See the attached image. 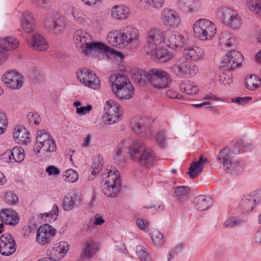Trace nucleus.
<instances>
[{
  "label": "nucleus",
  "mask_w": 261,
  "mask_h": 261,
  "mask_svg": "<svg viewBox=\"0 0 261 261\" xmlns=\"http://www.w3.org/2000/svg\"><path fill=\"white\" fill-rule=\"evenodd\" d=\"M74 41L77 47H80L81 52L87 56L91 55L93 52L108 54L112 52L116 54L118 57H122V55L118 51H113L109 47L101 43L92 42L91 36L86 31L78 30L74 34Z\"/></svg>",
  "instance_id": "nucleus-1"
},
{
  "label": "nucleus",
  "mask_w": 261,
  "mask_h": 261,
  "mask_svg": "<svg viewBox=\"0 0 261 261\" xmlns=\"http://www.w3.org/2000/svg\"><path fill=\"white\" fill-rule=\"evenodd\" d=\"M130 159L141 166L149 168L152 167L157 161L153 151L138 140H134L128 147Z\"/></svg>",
  "instance_id": "nucleus-2"
},
{
  "label": "nucleus",
  "mask_w": 261,
  "mask_h": 261,
  "mask_svg": "<svg viewBox=\"0 0 261 261\" xmlns=\"http://www.w3.org/2000/svg\"><path fill=\"white\" fill-rule=\"evenodd\" d=\"M139 33L136 28L129 25L119 31H112L107 35L109 43L112 46L123 48L129 44L136 42Z\"/></svg>",
  "instance_id": "nucleus-3"
},
{
  "label": "nucleus",
  "mask_w": 261,
  "mask_h": 261,
  "mask_svg": "<svg viewBox=\"0 0 261 261\" xmlns=\"http://www.w3.org/2000/svg\"><path fill=\"white\" fill-rule=\"evenodd\" d=\"M36 142L38 146L34 149V155L41 161L50 159L57 150V145L51 136L46 132H37Z\"/></svg>",
  "instance_id": "nucleus-4"
},
{
  "label": "nucleus",
  "mask_w": 261,
  "mask_h": 261,
  "mask_svg": "<svg viewBox=\"0 0 261 261\" xmlns=\"http://www.w3.org/2000/svg\"><path fill=\"white\" fill-rule=\"evenodd\" d=\"M103 177L101 188L102 192L110 197H115L119 192L121 187L118 171L112 168Z\"/></svg>",
  "instance_id": "nucleus-5"
},
{
  "label": "nucleus",
  "mask_w": 261,
  "mask_h": 261,
  "mask_svg": "<svg viewBox=\"0 0 261 261\" xmlns=\"http://www.w3.org/2000/svg\"><path fill=\"white\" fill-rule=\"evenodd\" d=\"M215 17L224 25L232 30L240 29L243 24L241 16L233 9L220 7L215 11Z\"/></svg>",
  "instance_id": "nucleus-6"
},
{
  "label": "nucleus",
  "mask_w": 261,
  "mask_h": 261,
  "mask_svg": "<svg viewBox=\"0 0 261 261\" xmlns=\"http://www.w3.org/2000/svg\"><path fill=\"white\" fill-rule=\"evenodd\" d=\"M217 160L222 162L224 170L230 174H239L244 170V164L237 159L228 148L220 151Z\"/></svg>",
  "instance_id": "nucleus-7"
},
{
  "label": "nucleus",
  "mask_w": 261,
  "mask_h": 261,
  "mask_svg": "<svg viewBox=\"0 0 261 261\" xmlns=\"http://www.w3.org/2000/svg\"><path fill=\"white\" fill-rule=\"evenodd\" d=\"M46 30L55 35H60L64 33L67 22L65 17L57 11H53L44 21Z\"/></svg>",
  "instance_id": "nucleus-8"
},
{
  "label": "nucleus",
  "mask_w": 261,
  "mask_h": 261,
  "mask_svg": "<svg viewBox=\"0 0 261 261\" xmlns=\"http://www.w3.org/2000/svg\"><path fill=\"white\" fill-rule=\"evenodd\" d=\"M149 77V83L156 89L168 88L172 82L170 74L166 71L159 69L150 70Z\"/></svg>",
  "instance_id": "nucleus-9"
},
{
  "label": "nucleus",
  "mask_w": 261,
  "mask_h": 261,
  "mask_svg": "<svg viewBox=\"0 0 261 261\" xmlns=\"http://www.w3.org/2000/svg\"><path fill=\"white\" fill-rule=\"evenodd\" d=\"M172 72L179 78L194 76L198 71L196 65L187 61H177L171 66Z\"/></svg>",
  "instance_id": "nucleus-10"
},
{
  "label": "nucleus",
  "mask_w": 261,
  "mask_h": 261,
  "mask_svg": "<svg viewBox=\"0 0 261 261\" xmlns=\"http://www.w3.org/2000/svg\"><path fill=\"white\" fill-rule=\"evenodd\" d=\"M243 60V56L237 50H228L221 59V68L223 70L232 71L239 67Z\"/></svg>",
  "instance_id": "nucleus-11"
},
{
  "label": "nucleus",
  "mask_w": 261,
  "mask_h": 261,
  "mask_svg": "<svg viewBox=\"0 0 261 261\" xmlns=\"http://www.w3.org/2000/svg\"><path fill=\"white\" fill-rule=\"evenodd\" d=\"M164 44V31L163 32L157 29H152L147 33L144 45V51L149 55L151 50L155 49Z\"/></svg>",
  "instance_id": "nucleus-12"
},
{
  "label": "nucleus",
  "mask_w": 261,
  "mask_h": 261,
  "mask_svg": "<svg viewBox=\"0 0 261 261\" xmlns=\"http://www.w3.org/2000/svg\"><path fill=\"white\" fill-rule=\"evenodd\" d=\"M212 22L207 19L201 18L196 20L193 25L194 36L203 41L211 39L212 36L208 33L212 31Z\"/></svg>",
  "instance_id": "nucleus-13"
},
{
  "label": "nucleus",
  "mask_w": 261,
  "mask_h": 261,
  "mask_svg": "<svg viewBox=\"0 0 261 261\" xmlns=\"http://www.w3.org/2000/svg\"><path fill=\"white\" fill-rule=\"evenodd\" d=\"M77 78L80 81L93 89H97L100 87V80L96 74L86 68L79 69L77 73Z\"/></svg>",
  "instance_id": "nucleus-14"
},
{
  "label": "nucleus",
  "mask_w": 261,
  "mask_h": 261,
  "mask_svg": "<svg viewBox=\"0 0 261 261\" xmlns=\"http://www.w3.org/2000/svg\"><path fill=\"white\" fill-rule=\"evenodd\" d=\"M186 43L185 37L175 31L167 30L164 31V44L172 49L180 48Z\"/></svg>",
  "instance_id": "nucleus-15"
},
{
  "label": "nucleus",
  "mask_w": 261,
  "mask_h": 261,
  "mask_svg": "<svg viewBox=\"0 0 261 261\" xmlns=\"http://www.w3.org/2000/svg\"><path fill=\"white\" fill-rule=\"evenodd\" d=\"M105 111L103 119L106 124H112L118 121L120 116L118 105L112 100H108L105 107Z\"/></svg>",
  "instance_id": "nucleus-16"
},
{
  "label": "nucleus",
  "mask_w": 261,
  "mask_h": 261,
  "mask_svg": "<svg viewBox=\"0 0 261 261\" xmlns=\"http://www.w3.org/2000/svg\"><path fill=\"white\" fill-rule=\"evenodd\" d=\"M160 18L164 24L175 28L178 27L181 21L180 15L175 10L168 8L161 11Z\"/></svg>",
  "instance_id": "nucleus-17"
},
{
  "label": "nucleus",
  "mask_w": 261,
  "mask_h": 261,
  "mask_svg": "<svg viewBox=\"0 0 261 261\" xmlns=\"http://www.w3.org/2000/svg\"><path fill=\"white\" fill-rule=\"evenodd\" d=\"M18 45V41L12 37H6L0 40V64L7 60L8 51L17 48Z\"/></svg>",
  "instance_id": "nucleus-18"
},
{
  "label": "nucleus",
  "mask_w": 261,
  "mask_h": 261,
  "mask_svg": "<svg viewBox=\"0 0 261 261\" xmlns=\"http://www.w3.org/2000/svg\"><path fill=\"white\" fill-rule=\"evenodd\" d=\"M2 81L8 88L12 89L20 88L23 83L21 75L14 71L6 72L2 76Z\"/></svg>",
  "instance_id": "nucleus-19"
},
{
  "label": "nucleus",
  "mask_w": 261,
  "mask_h": 261,
  "mask_svg": "<svg viewBox=\"0 0 261 261\" xmlns=\"http://www.w3.org/2000/svg\"><path fill=\"white\" fill-rule=\"evenodd\" d=\"M69 250L67 242L61 241L55 244L53 247L47 250V255L55 261H59L63 258Z\"/></svg>",
  "instance_id": "nucleus-20"
},
{
  "label": "nucleus",
  "mask_w": 261,
  "mask_h": 261,
  "mask_svg": "<svg viewBox=\"0 0 261 261\" xmlns=\"http://www.w3.org/2000/svg\"><path fill=\"white\" fill-rule=\"evenodd\" d=\"M56 233V230L48 224L41 226L37 231V241L41 245L48 244Z\"/></svg>",
  "instance_id": "nucleus-21"
},
{
  "label": "nucleus",
  "mask_w": 261,
  "mask_h": 261,
  "mask_svg": "<svg viewBox=\"0 0 261 261\" xmlns=\"http://www.w3.org/2000/svg\"><path fill=\"white\" fill-rule=\"evenodd\" d=\"M15 241L9 233H5L0 237V253L5 256L12 254L16 250Z\"/></svg>",
  "instance_id": "nucleus-22"
},
{
  "label": "nucleus",
  "mask_w": 261,
  "mask_h": 261,
  "mask_svg": "<svg viewBox=\"0 0 261 261\" xmlns=\"http://www.w3.org/2000/svg\"><path fill=\"white\" fill-rule=\"evenodd\" d=\"M82 198L76 192H71L64 197L62 206L64 211L69 212L75 207L79 206L82 203Z\"/></svg>",
  "instance_id": "nucleus-23"
},
{
  "label": "nucleus",
  "mask_w": 261,
  "mask_h": 261,
  "mask_svg": "<svg viewBox=\"0 0 261 261\" xmlns=\"http://www.w3.org/2000/svg\"><path fill=\"white\" fill-rule=\"evenodd\" d=\"M28 45L33 49L43 51L48 47V45L43 36L39 34H34L27 40Z\"/></svg>",
  "instance_id": "nucleus-24"
},
{
  "label": "nucleus",
  "mask_w": 261,
  "mask_h": 261,
  "mask_svg": "<svg viewBox=\"0 0 261 261\" xmlns=\"http://www.w3.org/2000/svg\"><path fill=\"white\" fill-rule=\"evenodd\" d=\"M4 155L6 158H8L7 162L9 163H20L25 158L24 149L19 146L14 147L12 150H7Z\"/></svg>",
  "instance_id": "nucleus-25"
},
{
  "label": "nucleus",
  "mask_w": 261,
  "mask_h": 261,
  "mask_svg": "<svg viewBox=\"0 0 261 261\" xmlns=\"http://www.w3.org/2000/svg\"><path fill=\"white\" fill-rule=\"evenodd\" d=\"M21 29L27 33H32L35 28V21L32 13L26 11L22 13L20 20Z\"/></svg>",
  "instance_id": "nucleus-26"
},
{
  "label": "nucleus",
  "mask_w": 261,
  "mask_h": 261,
  "mask_svg": "<svg viewBox=\"0 0 261 261\" xmlns=\"http://www.w3.org/2000/svg\"><path fill=\"white\" fill-rule=\"evenodd\" d=\"M183 53L186 59L191 61H197L204 55L202 48L196 46H188L184 48Z\"/></svg>",
  "instance_id": "nucleus-27"
},
{
  "label": "nucleus",
  "mask_w": 261,
  "mask_h": 261,
  "mask_svg": "<svg viewBox=\"0 0 261 261\" xmlns=\"http://www.w3.org/2000/svg\"><path fill=\"white\" fill-rule=\"evenodd\" d=\"M152 59H158L161 62H166L172 58V54L164 47H157L155 49L150 50L149 54Z\"/></svg>",
  "instance_id": "nucleus-28"
},
{
  "label": "nucleus",
  "mask_w": 261,
  "mask_h": 261,
  "mask_svg": "<svg viewBox=\"0 0 261 261\" xmlns=\"http://www.w3.org/2000/svg\"><path fill=\"white\" fill-rule=\"evenodd\" d=\"M110 82L112 92L118 90L131 83L129 79L124 75L115 74L110 77Z\"/></svg>",
  "instance_id": "nucleus-29"
},
{
  "label": "nucleus",
  "mask_w": 261,
  "mask_h": 261,
  "mask_svg": "<svg viewBox=\"0 0 261 261\" xmlns=\"http://www.w3.org/2000/svg\"><path fill=\"white\" fill-rule=\"evenodd\" d=\"M130 14L129 9L125 5H115L112 8L111 15L116 20H125Z\"/></svg>",
  "instance_id": "nucleus-30"
},
{
  "label": "nucleus",
  "mask_w": 261,
  "mask_h": 261,
  "mask_svg": "<svg viewBox=\"0 0 261 261\" xmlns=\"http://www.w3.org/2000/svg\"><path fill=\"white\" fill-rule=\"evenodd\" d=\"M0 216L6 224L14 226L19 222V218L16 212L11 209H5L1 211Z\"/></svg>",
  "instance_id": "nucleus-31"
},
{
  "label": "nucleus",
  "mask_w": 261,
  "mask_h": 261,
  "mask_svg": "<svg viewBox=\"0 0 261 261\" xmlns=\"http://www.w3.org/2000/svg\"><path fill=\"white\" fill-rule=\"evenodd\" d=\"M218 44L222 47H229L236 44V38L230 32L225 31L220 35Z\"/></svg>",
  "instance_id": "nucleus-32"
},
{
  "label": "nucleus",
  "mask_w": 261,
  "mask_h": 261,
  "mask_svg": "<svg viewBox=\"0 0 261 261\" xmlns=\"http://www.w3.org/2000/svg\"><path fill=\"white\" fill-rule=\"evenodd\" d=\"M211 198L205 195L195 197L193 200V206L197 211H206L211 207Z\"/></svg>",
  "instance_id": "nucleus-33"
},
{
  "label": "nucleus",
  "mask_w": 261,
  "mask_h": 261,
  "mask_svg": "<svg viewBox=\"0 0 261 261\" xmlns=\"http://www.w3.org/2000/svg\"><path fill=\"white\" fill-rule=\"evenodd\" d=\"M113 92L120 99H128L134 94V88L133 84L130 83L121 89Z\"/></svg>",
  "instance_id": "nucleus-34"
},
{
  "label": "nucleus",
  "mask_w": 261,
  "mask_h": 261,
  "mask_svg": "<svg viewBox=\"0 0 261 261\" xmlns=\"http://www.w3.org/2000/svg\"><path fill=\"white\" fill-rule=\"evenodd\" d=\"M206 163H207V159H203L202 156L198 161L192 163L188 172L190 177L194 178L198 175L201 172L203 167Z\"/></svg>",
  "instance_id": "nucleus-35"
},
{
  "label": "nucleus",
  "mask_w": 261,
  "mask_h": 261,
  "mask_svg": "<svg viewBox=\"0 0 261 261\" xmlns=\"http://www.w3.org/2000/svg\"><path fill=\"white\" fill-rule=\"evenodd\" d=\"M97 251L96 244L92 240H89L86 241L82 253V255L87 258L93 256Z\"/></svg>",
  "instance_id": "nucleus-36"
},
{
  "label": "nucleus",
  "mask_w": 261,
  "mask_h": 261,
  "mask_svg": "<svg viewBox=\"0 0 261 261\" xmlns=\"http://www.w3.org/2000/svg\"><path fill=\"white\" fill-rule=\"evenodd\" d=\"M13 138L17 144L21 145H27L31 140L29 132H14Z\"/></svg>",
  "instance_id": "nucleus-37"
},
{
  "label": "nucleus",
  "mask_w": 261,
  "mask_h": 261,
  "mask_svg": "<svg viewBox=\"0 0 261 261\" xmlns=\"http://www.w3.org/2000/svg\"><path fill=\"white\" fill-rule=\"evenodd\" d=\"M255 204V199L251 195L243 197L240 202V207L245 212L251 211Z\"/></svg>",
  "instance_id": "nucleus-38"
},
{
  "label": "nucleus",
  "mask_w": 261,
  "mask_h": 261,
  "mask_svg": "<svg viewBox=\"0 0 261 261\" xmlns=\"http://www.w3.org/2000/svg\"><path fill=\"white\" fill-rule=\"evenodd\" d=\"M261 84V79L257 75H251L245 79L246 87L249 90H254Z\"/></svg>",
  "instance_id": "nucleus-39"
},
{
  "label": "nucleus",
  "mask_w": 261,
  "mask_h": 261,
  "mask_svg": "<svg viewBox=\"0 0 261 261\" xmlns=\"http://www.w3.org/2000/svg\"><path fill=\"white\" fill-rule=\"evenodd\" d=\"M246 4L250 12L261 17V0H246Z\"/></svg>",
  "instance_id": "nucleus-40"
},
{
  "label": "nucleus",
  "mask_w": 261,
  "mask_h": 261,
  "mask_svg": "<svg viewBox=\"0 0 261 261\" xmlns=\"http://www.w3.org/2000/svg\"><path fill=\"white\" fill-rule=\"evenodd\" d=\"M133 77L136 83L143 85L147 81L149 82V71L147 73L142 69H138L134 73Z\"/></svg>",
  "instance_id": "nucleus-41"
},
{
  "label": "nucleus",
  "mask_w": 261,
  "mask_h": 261,
  "mask_svg": "<svg viewBox=\"0 0 261 261\" xmlns=\"http://www.w3.org/2000/svg\"><path fill=\"white\" fill-rule=\"evenodd\" d=\"M181 91L185 92L187 94H194L198 92L199 89L198 86L190 81L186 82L179 86Z\"/></svg>",
  "instance_id": "nucleus-42"
},
{
  "label": "nucleus",
  "mask_w": 261,
  "mask_h": 261,
  "mask_svg": "<svg viewBox=\"0 0 261 261\" xmlns=\"http://www.w3.org/2000/svg\"><path fill=\"white\" fill-rule=\"evenodd\" d=\"M130 125L132 130L146 129L148 127V121L146 118H134L132 119Z\"/></svg>",
  "instance_id": "nucleus-43"
},
{
  "label": "nucleus",
  "mask_w": 261,
  "mask_h": 261,
  "mask_svg": "<svg viewBox=\"0 0 261 261\" xmlns=\"http://www.w3.org/2000/svg\"><path fill=\"white\" fill-rule=\"evenodd\" d=\"M71 15L74 20L78 24L85 25L88 20V18L75 7L72 8Z\"/></svg>",
  "instance_id": "nucleus-44"
},
{
  "label": "nucleus",
  "mask_w": 261,
  "mask_h": 261,
  "mask_svg": "<svg viewBox=\"0 0 261 261\" xmlns=\"http://www.w3.org/2000/svg\"><path fill=\"white\" fill-rule=\"evenodd\" d=\"M189 192L190 188L187 186H177L173 189V196L178 200H181Z\"/></svg>",
  "instance_id": "nucleus-45"
},
{
  "label": "nucleus",
  "mask_w": 261,
  "mask_h": 261,
  "mask_svg": "<svg viewBox=\"0 0 261 261\" xmlns=\"http://www.w3.org/2000/svg\"><path fill=\"white\" fill-rule=\"evenodd\" d=\"M63 178L67 182H74L77 180L79 174L75 170L69 169L64 172Z\"/></svg>",
  "instance_id": "nucleus-46"
},
{
  "label": "nucleus",
  "mask_w": 261,
  "mask_h": 261,
  "mask_svg": "<svg viewBox=\"0 0 261 261\" xmlns=\"http://www.w3.org/2000/svg\"><path fill=\"white\" fill-rule=\"evenodd\" d=\"M194 0H179V7L185 12L192 13L195 11Z\"/></svg>",
  "instance_id": "nucleus-47"
},
{
  "label": "nucleus",
  "mask_w": 261,
  "mask_h": 261,
  "mask_svg": "<svg viewBox=\"0 0 261 261\" xmlns=\"http://www.w3.org/2000/svg\"><path fill=\"white\" fill-rule=\"evenodd\" d=\"M150 236L151 240L155 245H160L163 244V235L159 230L157 229L151 230Z\"/></svg>",
  "instance_id": "nucleus-48"
},
{
  "label": "nucleus",
  "mask_w": 261,
  "mask_h": 261,
  "mask_svg": "<svg viewBox=\"0 0 261 261\" xmlns=\"http://www.w3.org/2000/svg\"><path fill=\"white\" fill-rule=\"evenodd\" d=\"M231 71L226 70L220 75V83L225 86H229L232 83V74Z\"/></svg>",
  "instance_id": "nucleus-49"
},
{
  "label": "nucleus",
  "mask_w": 261,
  "mask_h": 261,
  "mask_svg": "<svg viewBox=\"0 0 261 261\" xmlns=\"http://www.w3.org/2000/svg\"><path fill=\"white\" fill-rule=\"evenodd\" d=\"M136 253L141 261H149V255L144 246L138 245L136 248Z\"/></svg>",
  "instance_id": "nucleus-50"
},
{
  "label": "nucleus",
  "mask_w": 261,
  "mask_h": 261,
  "mask_svg": "<svg viewBox=\"0 0 261 261\" xmlns=\"http://www.w3.org/2000/svg\"><path fill=\"white\" fill-rule=\"evenodd\" d=\"M59 215V207L57 204H54L51 211L49 212L45 213L43 214L46 217H48V221L51 222V221H55Z\"/></svg>",
  "instance_id": "nucleus-51"
},
{
  "label": "nucleus",
  "mask_w": 261,
  "mask_h": 261,
  "mask_svg": "<svg viewBox=\"0 0 261 261\" xmlns=\"http://www.w3.org/2000/svg\"><path fill=\"white\" fill-rule=\"evenodd\" d=\"M5 202L9 205H15L18 202L17 195L12 192H7L5 194Z\"/></svg>",
  "instance_id": "nucleus-52"
},
{
  "label": "nucleus",
  "mask_w": 261,
  "mask_h": 261,
  "mask_svg": "<svg viewBox=\"0 0 261 261\" xmlns=\"http://www.w3.org/2000/svg\"><path fill=\"white\" fill-rule=\"evenodd\" d=\"M35 6L43 9H49L52 4L53 0H30Z\"/></svg>",
  "instance_id": "nucleus-53"
},
{
  "label": "nucleus",
  "mask_w": 261,
  "mask_h": 261,
  "mask_svg": "<svg viewBox=\"0 0 261 261\" xmlns=\"http://www.w3.org/2000/svg\"><path fill=\"white\" fill-rule=\"evenodd\" d=\"M27 119L30 124L38 125L41 122V118L36 112H30L27 115Z\"/></svg>",
  "instance_id": "nucleus-54"
},
{
  "label": "nucleus",
  "mask_w": 261,
  "mask_h": 261,
  "mask_svg": "<svg viewBox=\"0 0 261 261\" xmlns=\"http://www.w3.org/2000/svg\"><path fill=\"white\" fill-rule=\"evenodd\" d=\"M244 221L233 217H230L224 223L225 227H232L235 225H239L242 224Z\"/></svg>",
  "instance_id": "nucleus-55"
},
{
  "label": "nucleus",
  "mask_w": 261,
  "mask_h": 261,
  "mask_svg": "<svg viewBox=\"0 0 261 261\" xmlns=\"http://www.w3.org/2000/svg\"><path fill=\"white\" fill-rule=\"evenodd\" d=\"M149 7L159 9L163 7L164 4L165 0H141Z\"/></svg>",
  "instance_id": "nucleus-56"
},
{
  "label": "nucleus",
  "mask_w": 261,
  "mask_h": 261,
  "mask_svg": "<svg viewBox=\"0 0 261 261\" xmlns=\"http://www.w3.org/2000/svg\"><path fill=\"white\" fill-rule=\"evenodd\" d=\"M102 165L100 162L99 156L95 159L91 166L90 171L93 175H96L101 170Z\"/></svg>",
  "instance_id": "nucleus-57"
},
{
  "label": "nucleus",
  "mask_w": 261,
  "mask_h": 261,
  "mask_svg": "<svg viewBox=\"0 0 261 261\" xmlns=\"http://www.w3.org/2000/svg\"><path fill=\"white\" fill-rule=\"evenodd\" d=\"M155 140L158 145L161 147H164L166 144V138L163 132H158L155 135Z\"/></svg>",
  "instance_id": "nucleus-58"
},
{
  "label": "nucleus",
  "mask_w": 261,
  "mask_h": 261,
  "mask_svg": "<svg viewBox=\"0 0 261 261\" xmlns=\"http://www.w3.org/2000/svg\"><path fill=\"white\" fill-rule=\"evenodd\" d=\"M92 106L88 105L86 107H80L76 108V113L79 116L85 115L89 113L92 110Z\"/></svg>",
  "instance_id": "nucleus-59"
},
{
  "label": "nucleus",
  "mask_w": 261,
  "mask_h": 261,
  "mask_svg": "<svg viewBox=\"0 0 261 261\" xmlns=\"http://www.w3.org/2000/svg\"><path fill=\"white\" fill-rule=\"evenodd\" d=\"M8 120L6 116L0 112V130H5L7 128Z\"/></svg>",
  "instance_id": "nucleus-60"
},
{
  "label": "nucleus",
  "mask_w": 261,
  "mask_h": 261,
  "mask_svg": "<svg viewBox=\"0 0 261 261\" xmlns=\"http://www.w3.org/2000/svg\"><path fill=\"white\" fill-rule=\"evenodd\" d=\"M252 244L258 245L261 243V229L257 230L251 239Z\"/></svg>",
  "instance_id": "nucleus-61"
},
{
  "label": "nucleus",
  "mask_w": 261,
  "mask_h": 261,
  "mask_svg": "<svg viewBox=\"0 0 261 261\" xmlns=\"http://www.w3.org/2000/svg\"><path fill=\"white\" fill-rule=\"evenodd\" d=\"M45 171L49 176H57L60 173V170L53 165L47 167L45 169Z\"/></svg>",
  "instance_id": "nucleus-62"
},
{
  "label": "nucleus",
  "mask_w": 261,
  "mask_h": 261,
  "mask_svg": "<svg viewBox=\"0 0 261 261\" xmlns=\"http://www.w3.org/2000/svg\"><path fill=\"white\" fill-rule=\"evenodd\" d=\"M251 99V97H236L231 99V101L232 102H235L239 105H244L247 103L248 101Z\"/></svg>",
  "instance_id": "nucleus-63"
},
{
  "label": "nucleus",
  "mask_w": 261,
  "mask_h": 261,
  "mask_svg": "<svg viewBox=\"0 0 261 261\" xmlns=\"http://www.w3.org/2000/svg\"><path fill=\"white\" fill-rule=\"evenodd\" d=\"M136 224L140 229L144 230L148 226L149 222L141 218H137L136 219Z\"/></svg>",
  "instance_id": "nucleus-64"
}]
</instances>
